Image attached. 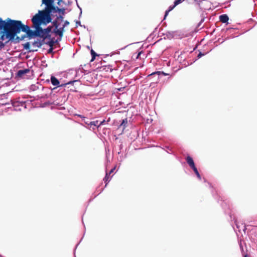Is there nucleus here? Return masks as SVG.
Instances as JSON below:
<instances>
[{
	"label": "nucleus",
	"instance_id": "f257e3e1",
	"mask_svg": "<svg viewBox=\"0 0 257 257\" xmlns=\"http://www.w3.org/2000/svg\"><path fill=\"white\" fill-rule=\"evenodd\" d=\"M1 22H2L3 31L0 32V39L2 40L8 39L6 43L14 40L15 36L21 31L26 33L30 38L33 36L37 37V28H35L34 31L31 30L28 25L23 24L20 21L11 20L10 18L4 21L1 18Z\"/></svg>",
	"mask_w": 257,
	"mask_h": 257
},
{
	"label": "nucleus",
	"instance_id": "f03ea898",
	"mask_svg": "<svg viewBox=\"0 0 257 257\" xmlns=\"http://www.w3.org/2000/svg\"><path fill=\"white\" fill-rule=\"evenodd\" d=\"M33 27L37 29V37H41L45 39L49 37L48 33L46 32L45 29H43L41 27L42 25H46L49 23L46 22V20L40 18L38 15H35L32 19Z\"/></svg>",
	"mask_w": 257,
	"mask_h": 257
},
{
	"label": "nucleus",
	"instance_id": "7ed1b4c3",
	"mask_svg": "<svg viewBox=\"0 0 257 257\" xmlns=\"http://www.w3.org/2000/svg\"><path fill=\"white\" fill-rule=\"evenodd\" d=\"M64 9H60L58 7H55L53 4H51L48 6H46L45 10L39 11L38 15L40 18L46 20V22L50 23L51 22V18L50 14L51 13H57L60 12V11H64Z\"/></svg>",
	"mask_w": 257,
	"mask_h": 257
},
{
	"label": "nucleus",
	"instance_id": "20e7f679",
	"mask_svg": "<svg viewBox=\"0 0 257 257\" xmlns=\"http://www.w3.org/2000/svg\"><path fill=\"white\" fill-rule=\"evenodd\" d=\"M69 24V23L66 21L65 22V24L64 25H63V27L58 29V28L59 26V24H58V22L57 21H54L53 22V25L55 27L54 33L56 35H58L59 36L60 40H61V38L63 36V32L64 31V27Z\"/></svg>",
	"mask_w": 257,
	"mask_h": 257
},
{
	"label": "nucleus",
	"instance_id": "39448f33",
	"mask_svg": "<svg viewBox=\"0 0 257 257\" xmlns=\"http://www.w3.org/2000/svg\"><path fill=\"white\" fill-rule=\"evenodd\" d=\"M161 75H166L167 74L163 72H161L160 71H157V72H153V73H152L151 74H149L148 76V77L149 78V77H155L156 76H157L158 77H157V81H156V82H157V81L159 80V76Z\"/></svg>",
	"mask_w": 257,
	"mask_h": 257
},
{
	"label": "nucleus",
	"instance_id": "423d86ee",
	"mask_svg": "<svg viewBox=\"0 0 257 257\" xmlns=\"http://www.w3.org/2000/svg\"><path fill=\"white\" fill-rule=\"evenodd\" d=\"M51 81L52 84L54 86H62L63 85H65L67 84H65L59 85V80H58L57 78H56L55 77H54L53 76H52L51 77Z\"/></svg>",
	"mask_w": 257,
	"mask_h": 257
},
{
	"label": "nucleus",
	"instance_id": "0eeeda50",
	"mask_svg": "<svg viewBox=\"0 0 257 257\" xmlns=\"http://www.w3.org/2000/svg\"><path fill=\"white\" fill-rule=\"evenodd\" d=\"M127 124H128L127 118H125V119H123L122 120V122L120 123V124L118 126V128H122V132H123V131L125 128V127L127 126Z\"/></svg>",
	"mask_w": 257,
	"mask_h": 257
},
{
	"label": "nucleus",
	"instance_id": "6e6552de",
	"mask_svg": "<svg viewBox=\"0 0 257 257\" xmlns=\"http://www.w3.org/2000/svg\"><path fill=\"white\" fill-rule=\"evenodd\" d=\"M30 72L29 69H25L23 70H20L18 71L17 73V75L19 77H23L25 74L28 73Z\"/></svg>",
	"mask_w": 257,
	"mask_h": 257
},
{
	"label": "nucleus",
	"instance_id": "1a4fd4ad",
	"mask_svg": "<svg viewBox=\"0 0 257 257\" xmlns=\"http://www.w3.org/2000/svg\"><path fill=\"white\" fill-rule=\"evenodd\" d=\"M186 160V161H187L188 164L189 165V166L191 168H192L195 166L194 161L191 157L187 156Z\"/></svg>",
	"mask_w": 257,
	"mask_h": 257
},
{
	"label": "nucleus",
	"instance_id": "9d476101",
	"mask_svg": "<svg viewBox=\"0 0 257 257\" xmlns=\"http://www.w3.org/2000/svg\"><path fill=\"white\" fill-rule=\"evenodd\" d=\"M228 20H229L228 17L225 14H223V15H220L219 16V20L220 22H221L223 23H227L228 22Z\"/></svg>",
	"mask_w": 257,
	"mask_h": 257
},
{
	"label": "nucleus",
	"instance_id": "9b49d317",
	"mask_svg": "<svg viewBox=\"0 0 257 257\" xmlns=\"http://www.w3.org/2000/svg\"><path fill=\"white\" fill-rule=\"evenodd\" d=\"M98 69H99V71L100 72H111L112 71V69L109 66H103L100 68H98Z\"/></svg>",
	"mask_w": 257,
	"mask_h": 257
},
{
	"label": "nucleus",
	"instance_id": "f8f14e48",
	"mask_svg": "<svg viewBox=\"0 0 257 257\" xmlns=\"http://www.w3.org/2000/svg\"><path fill=\"white\" fill-rule=\"evenodd\" d=\"M62 0H58V4L60 5V3ZM43 4H45L46 6L51 4H53L54 0H42Z\"/></svg>",
	"mask_w": 257,
	"mask_h": 257
},
{
	"label": "nucleus",
	"instance_id": "ddd939ff",
	"mask_svg": "<svg viewBox=\"0 0 257 257\" xmlns=\"http://www.w3.org/2000/svg\"><path fill=\"white\" fill-rule=\"evenodd\" d=\"M91 55L92 56V58H91V59L90 61L91 62L95 60L96 56H98V57L99 56V55H98L97 54H96L93 49L91 50Z\"/></svg>",
	"mask_w": 257,
	"mask_h": 257
},
{
	"label": "nucleus",
	"instance_id": "4468645a",
	"mask_svg": "<svg viewBox=\"0 0 257 257\" xmlns=\"http://www.w3.org/2000/svg\"><path fill=\"white\" fill-rule=\"evenodd\" d=\"M110 175H108V173H106V175H105V177L103 179V180L104 181L105 183V186H106V185L108 184V183L109 182L111 177H109Z\"/></svg>",
	"mask_w": 257,
	"mask_h": 257
},
{
	"label": "nucleus",
	"instance_id": "2eb2a0df",
	"mask_svg": "<svg viewBox=\"0 0 257 257\" xmlns=\"http://www.w3.org/2000/svg\"><path fill=\"white\" fill-rule=\"evenodd\" d=\"M176 6H175V4L173 6H170L168 10H167L165 12V16H164V19H166V18L167 17V16H168L169 13L173 9H174V8L176 7Z\"/></svg>",
	"mask_w": 257,
	"mask_h": 257
},
{
	"label": "nucleus",
	"instance_id": "dca6fc26",
	"mask_svg": "<svg viewBox=\"0 0 257 257\" xmlns=\"http://www.w3.org/2000/svg\"><path fill=\"white\" fill-rule=\"evenodd\" d=\"M85 126L89 129L92 128V130H95L94 124L93 121H90L89 123H88V126Z\"/></svg>",
	"mask_w": 257,
	"mask_h": 257
},
{
	"label": "nucleus",
	"instance_id": "f3484780",
	"mask_svg": "<svg viewBox=\"0 0 257 257\" xmlns=\"http://www.w3.org/2000/svg\"><path fill=\"white\" fill-rule=\"evenodd\" d=\"M192 169L193 170L194 172H195V174L197 175V177L199 179H201V176H200V174H199V172H198L196 167L195 166L194 167L192 168Z\"/></svg>",
	"mask_w": 257,
	"mask_h": 257
},
{
	"label": "nucleus",
	"instance_id": "a211bd4d",
	"mask_svg": "<svg viewBox=\"0 0 257 257\" xmlns=\"http://www.w3.org/2000/svg\"><path fill=\"white\" fill-rule=\"evenodd\" d=\"M52 27L49 26V27H47L46 29H45L46 32H47V33H48V35H49V37L50 36V33L52 31Z\"/></svg>",
	"mask_w": 257,
	"mask_h": 257
},
{
	"label": "nucleus",
	"instance_id": "6ab92c4d",
	"mask_svg": "<svg viewBox=\"0 0 257 257\" xmlns=\"http://www.w3.org/2000/svg\"><path fill=\"white\" fill-rule=\"evenodd\" d=\"M86 118L85 117H82L81 116V121H84V123L86 124V126H88V123H89L90 120H88V119L87 120H85Z\"/></svg>",
	"mask_w": 257,
	"mask_h": 257
},
{
	"label": "nucleus",
	"instance_id": "aec40b11",
	"mask_svg": "<svg viewBox=\"0 0 257 257\" xmlns=\"http://www.w3.org/2000/svg\"><path fill=\"white\" fill-rule=\"evenodd\" d=\"M142 52H139L136 56L135 54H134L132 56V58L134 59V60H136V59H137L139 58Z\"/></svg>",
	"mask_w": 257,
	"mask_h": 257
},
{
	"label": "nucleus",
	"instance_id": "412c9836",
	"mask_svg": "<svg viewBox=\"0 0 257 257\" xmlns=\"http://www.w3.org/2000/svg\"><path fill=\"white\" fill-rule=\"evenodd\" d=\"M33 45L40 47L41 46V43L40 42H35L33 43Z\"/></svg>",
	"mask_w": 257,
	"mask_h": 257
},
{
	"label": "nucleus",
	"instance_id": "4be33fe9",
	"mask_svg": "<svg viewBox=\"0 0 257 257\" xmlns=\"http://www.w3.org/2000/svg\"><path fill=\"white\" fill-rule=\"evenodd\" d=\"M184 0H175L174 2L175 6H177L182 3Z\"/></svg>",
	"mask_w": 257,
	"mask_h": 257
},
{
	"label": "nucleus",
	"instance_id": "5701e85b",
	"mask_svg": "<svg viewBox=\"0 0 257 257\" xmlns=\"http://www.w3.org/2000/svg\"><path fill=\"white\" fill-rule=\"evenodd\" d=\"M93 122H94V127H98L99 126V121L98 120H95V121H93Z\"/></svg>",
	"mask_w": 257,
	"mask_h": 257
},
{
	"label": "nucleus",
	"instance_id": "b1692460",
	"mask_svg": "<svg viewBox=\"0 0 257 257\" xmlns=\"http://www.w3.org/2000/svg\"><path fill=\"white\" fill-rule=\"evenodd\" d=\"M3 40H2L0 39V49L3 48L5 46V44L7 43L6 42L5 43H3Z\"/></svg>",
	"mask_w": 257,
	"mask_h": 257
},
{
	"label": "nucleus",
	"instance_id": "393cba45",
	"mask_svg": "<svg viewBox=\"0 0 257 257\" xmlns=\"http://www.w3.org/2000/svg\"><path fill=\"white\" fill-rule=\"evenodd\" d=\"M29 46H30V44L29 43H27L26 44H25V48L27 49L29 48Z\"/></svg>",
	"mask_w": 257,
	"mask_h": 257
},
{
	"label": "nucleus",
	"instance_id": "a878e982",
	"mask_svg": "<svg viewBox=\"0 0 257 257\" xmlns=\"http://www.w3.org/2000/svg\"><path fill=\"white\" fill-rule=\"evenodd\" d=\"M54 44V42L53 41H51L49 43V45L51 47H52Z\"/></svg>",
	"mask_w": 257,
	"mask_h": 257
},
{
	"label": "nucleus",
	"instance_id": "bb28decb",
	"mask_svg": "<svg viewBox=\"0 0 257 257\" xmlns=\"http://www.w3.org/2000/svg\"><path fill=\"white\" fill-rule=\"evenodd\" d=\"M203 55H204V54H202L201 52H199V53L198 54L197 57L199 58Z\"/></svg>",
	"mask_w": 257,
	"mask_h": 257
},
{
	"label": "nucleus",
	"instance_id": "cd10ccee",
	"mask_svg": "<svg viewBox=\"0 0 257 257\" xmlns=\"http://www.w3.org/2000/svg\"><path fill=\"white\" fill-rule=\"evenodd\" d=\"M115 167H114L113 169H111V170L109 171L108 175H110L115 170Z\"/></svg>",
	"mask_w": 257,
	"mask_h": 257
},
{
	"label": "nucleus",
	"instance_id": "c85d7f7f",
	"mask_svg": "<svg viewBox=\"0 0 257 257\" xmlns=\"http://www.w3.org/2000/svg\"><path fill=\"white\" fill-rule=\"evenodd\" d=\"M2 22H1V18H0V30L3 31Z\"/></svg>",
	"mask_w": 257,
	"mask_h": 257
},
{
	"label": "nucleus",
	"instance_id": "c756f323",
	"mask_svg": "<svg viewBox=\"0 0 257 257\" xmlns=\"http://www.w3.org/2000/svg\"><path fill=\"white\" fill-rule=\"evenodd\" d=\"M52 51H53V48L51 47V48L48 50V53H51L52 52Z\"/></svg>",
	"mask_w": 257,
	"mask_h": 257
},
{
	"label": "nucleus",
	"instance_id": "7c9ffc66",
	"mask_svg": "<svg viewBox=\"0 0 257 257\" xmlns=\"http://www.w3.org/2000/svg\"><path fill=\"white\" fill-rule=\"evenodd\" d=\"M104 122H105L104 120H103L101 121V122H100L99 123V126L100 125H102L104 123Z\"/></svg>",
	"mask_w": 257,
	"mask_h": 257
},
{
	"label": "nucleus",
	"instance_id": "2f4dec72",
	"mask_svg": "<svg viewBox=\"0 0 257 257\" xmlns=\"http://www.w3.org/2000/svg\"><path fill=\"white\" fill-rule=\"evenodd\" d=\"M78 245H79V243L76 245V246L75 247V249L74 252V254L75 255H76V249H77V246H78Z\"/></svg>",
	"mask_w": 257,
	"mask_h": 257
},
{
	"label": "nucleus",
	"instance_id": "473e14b6",
	"mask_svg": "<svg viewBox=\"0 0 257 257\" xmlns=\"http://www.w3.org/2000/svg\"><path fill=\"white\" fill-rule=\"evenodd\" d=\"M23 39V38L20 39V38L19 37H17V38H16V39L18 40L19 41L22 40Z\"/></svg>",
	"mask_w": 257,
	"mask_h": 257
},
{
	"label": "nucleus",
	"instance_id": "72a5a7b5",
	"mask_svg": "<svg viewBox=\"0 0 257 257\" xmlns=\"http://www.w3.org/2000/svg\"><path fill=\"white\" fill-rule=\"evenodd\" d=\"M60 13H61L62 15H64V14H65V10L63 12V11H60Z\"/></svg>",
	"mask_w": 257,
	"mask_h": 257
},
{
	"label": "nucleus",
	"instance_id": "f704fd0d",
	"mask_svg": "<svg viewBox=\"0 0 257 257\" xmlns=\"http://www.w3.org/2000/svg\"><path fill=\"white\" fill-rule=\"evenodd\" d=\"M60 18L62 20H63V18L62 16H60V17H58L57 19Z\"/></svg>",
	"mask_w": 257,
	"mask_h": 257
},
{
	"label": "nucleus",
	"instance_id": "c9c22d12",
	"mask_svg": "<svg viewBox=\"0 0 257 257\" xmlns=\"http://www.w3.org/2000/svg\"><path fill=\"white\" fill-rule=\"evenodd\" d=\"M77 23L79 25H80V22H78Z\"/></svg>",
	"mask_w": 257,
	"mask_h": 257
},
{
	"label": "nucleus",
	"instance_id": "e433bc0d",
	"mask_svg": "<svg viewBox=\"0 0 257 257\" xmlns=\"http://www.w3.org/2000/svg\"><path fill=\"white\" fill-rule=\"evenodd\" d=\"M77 6H78V7L80 9V8L79 7V6L77 4Z\"/></svg>",
	"mask_w": 257,
	"mask_h": 257
},
{
	"label": "nucleus",
	"instance_id": "4c0bfd02",
	"mask_svg": "<svg viewBox=\"0 0 257 257\" xmlns=\"http://www.w3.org/2000/svg\"><path fill=\"white\" fill-rule=\"evenodd\" d=\"M244 257H247V255H245Z\"/></svg>",
	"mask_w": 257,
	"mask_h": 257
}]
</instances>
